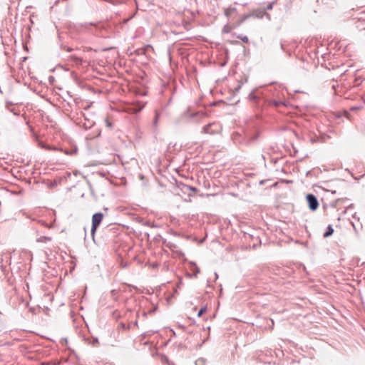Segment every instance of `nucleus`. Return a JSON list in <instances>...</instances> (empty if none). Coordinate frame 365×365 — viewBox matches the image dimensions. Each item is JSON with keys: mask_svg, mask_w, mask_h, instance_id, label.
<instances>
[{"mask_svg": "<svg viewBox=\"0 0 365 365\" xmlns=\"http://www.w3.org/2000/svg\"><path fill=\"white\" fill-rule=\"evenodd\" d=\"M257 138V135H254L252 136H246L242 137L240 134L238 133H236L233 134L232 139L235 143H239V144H249L253 141H255Z\"/></svg>", "mask_w": 365, "mask_h": 365, "instance_id": "f257e3e1", "label": "nucleus"}, {"mask_svg": "<svg viewBox=\"0 0 365 365\" xmlns=\"http://www.w3.org/2000/svg\"><path fill=\"white\" fill-rule=\"evenodd\" d=\"M103 214L102 212H96L92 217L91 235L94 240L95 232L102 222Z\"/></svg>", "mask_w": 365, "mask_h": 365, "instance_id": "f03ea898", "label": "nucleus"}, {"mask_svg": "<svg viewBox=\"0 0 365 365\" xmlns=\"http://www.w3.org/2000/svg\"><path fill=\"white\" fill-rule=\"evenodd\" d=\"M308 207L312 211H315L319 207V202L317 197L313 194H308L306 197Z\"/></svg>", "mask_w": 365, "mask_h": 365, "instance_id": "7ed1b4c3", "label": "nucleus"}, {"mask_svg": "<svg viewBox=\"0 0 365 365\" xmlns=\"http://www.w3.org/2000/svg\"><path fill=\"white\" fill-rule=\"evenodd\" d=\"M220 129V125L216 123H211L205 125L202 128V132L207 134H213L217 133Z\"/></svg>", "mask_w": 365, "mask_h": 365, "instance_id": "20e7f679", "label": "nucleus"}, {"mask_svg": "<svg viewBox=\"0 0 365 365\" xmlns=\"http://www.w3.org/2000/svg\"><path fill=\"white\" fill-rule=\"evenodd\" d=\"M78 120H79L78 123L85 129H89L95 124L94 120L87 118L86 115H81V118H78Z\"/></svg>", "mask_w": 365, "mask_h": 365, "instance_id": "39448f33", "label": "nucleus"}, {"mask_svg": "<svg viewBox=\"0 0 365 365\" xmlns=\"http://www.w3.org/2000/svg\"><path fill=\"white\" fill-rule=\"evenodd\" d=\"M225 16L230 20H233L237 16V9L235 7L225 9L224 11Z\"/></svg>", "mask_w": 365, "mask_h": 365, "instance_id": "423d86ee", "label": "nucleus"}, {"mask_svg": "<svg viewBox=\"0 0 365 365\" xmlns=\"http://www.w3.org/2000/svg\"><path fill=\"white\" fill-rule=\"evenodd\" d=\"M251 15L250 14H243L234 21L235 27L240 26L244 21H245Z\"/></svg>", "mask_w": 365, "mask_h": 365, "instance_id": "0eeeda50", "label": "nucleus"}, {"mask_svg": "<svg viewBox=\"0 0 365 365\" xmlns=\"http://www.w3.org/2000/svg\"><path fill=\"white\" fill-rule=\"evenodd\" d=\"M190 270L192 272V274H189V276L190 277H196L197 274H199L200 271V268L194 262L190 263Z\"/></svg>", "mask_w": 365, "mask_h": 365, "instance_id": "6e6552de", "label": "nucleus"}, {"mask_svg": "<svg viewBox=\"0 0 365 365\" xmlns=\"http://www.w3.org/2000/svg\"><path fill=\"white\" fill-rule=\"evenodd\" d=\"M269 105L275 108H279L280 106L287 107L288 103L282 101L272 100L270 101Z\"/></svg>", "mask_w": 365, "mask_h": 365, "instance_id": "1a4fd4ad", "label": "nucleus"}, {"mask_svg": "<svg viewBox=\"0 0 365 365\" xmlns=\"http://www.w3.org/2000/svg\"><path fill=\"white\" fill-rule=\"evenodd\" d=\"M237 27H235V24L232 22L230 25L226 24L224 26L222 29V32L225 34L230 33L232 30L235 29Z\"/></svg>", "mask_w": 365, "mask_h": 365, "instance_id": "9d476101", "label": "nucleus"}, {"mask_svg": "<svg viewBox=\"0 0 365 365\" xmlns=\"http://www.w3.org/2000/svg\"><path fill=\"white\" fill-rule=\"evenodd\" d=\"M334 233V229L331 225H329L327 227L326 232L324 233V237H329Z\"/></svg>", "mask_w": 365, "mask_h": 365, "instance_id": "9b49d317", "label": "nucleus"}, {"mask_svg": "<svg viewBox=\"0 0 365 365\" xmlns=\"http://www.w3.org/2000/svg\"><path fill=\"white\" fill-rule=\"evenodd\" d=\"M51 237H47V236H41L40 237H38L36 241L38 242H50L51 241Z\"/></svg>", "mask_w": 365, "mask_h": 365, "instance_id": "f8f14e48", "label": "nucleus"}, {"mask_svg": "<svg viewBox=\"0 0 365 365\" xmlns=\"http://www.w3.org/2000/svg\"><path fill=\"white\" fill-rule=\"evenodd\" d=\"M166 246H167L169 249H170V250H175V249H177V248H178V245H175V243H173V242H168L166 244Z\"/></svg>", "mask_w": 365, "mask_h": 365, "instance_id": "ddd939ff", "label": "nucleus"}, {"mask_svg": "<svg viewBox=\"0 0 365 365\" xmlns=\"http://www.w3.org/2000/svg\"><path fill=\"white\" fill-rule=\"evenodd\" d=\"M183 190H184V192H186L187 190H192V191L195 192V191H197V188H195L194 187H192V186L184 185H183Z\"/></svg>", "mask_w": 365, "mask_h": 365, "instance_id": "4468645a", "label": "nucleus"}, {"mask_svg": "<svg viewBox=\"0 0 365 365\" xmlns=\"http://www.w3.org/2000/svg\"><path fill=\"white\" fill-rule=\"evenodd\" d=\"M363 106H361V104L359 105V106H351L350 110H352V111H355V110H361L363 109Z\"/></svg>", "mask_w": 365, "mask_h": 365, "instance_id": "2eb2a0df", "label": "nucleus"}, {"mask_svg": "<svg viewBox=\"0 0 365 365\" xmlns=\"http://www.w3.org/2000/svg\"><path fill=\"white\" fill-rule=\"evenodd\" d=\"M207 310V307H202L197 313V317H200Z\"/></svg>", "mask_w": 365, "mask_h": 365, "instance_id": "dca6fc26", "label": "nucleus"}, {"mask_svg": "<svg viewBox=\"0 0 365 365\" xmlns=\"http://www.w3.org/2000/svg\"><path fill=\"white\" fill-rule=\"evenodd\" d=\"M275 4V1H272L271 3H269L267 6L264 9V11L266 10H272L273 9V6Z\"/></svg>", "mask_w": 365, "mask_h": 365, "instance_id": "f3484780", "label": "nucleus"}, {"mask_svg": "<svg viewBox=\"0 0 365 365\" xmlns=\"http://www.w3.org/2000/svg\"><path fill=\"white\" fill-rule=\"evenodd\" d=\"M195 365H205V361L203 359H198L195 361Z\"/></svg>", "mask_w": 365, "mask_h": 365, "instance_id": "a211bd4d", "label": "nucleus"}, {"mask_svg": "<svg viewBox=\"0 0 365 365\" xmlns=\"http://www.w3.org/2000/svg\"><path fill=\"white\" fill-rule=\"evenodd\" d=\"M238 38L241 39L244 43H248L249 39L247 36H238Z\"/></svg>", "mask_w": 365, "mask_h": 365, "instance_id": "6ab92c4d", "label": "nucleus"}, {"mask_svg": "<svg viewBox=\"0 0 365 365\" xmlns=\"http://www.w3.org/2000/svg\"><path fill=\"white\" fill-rule=\"evenodd\" d=\"M249 98L250 101H255L257 100V97L253 92H252L249 95Z\"/></svg>", "mask_w": 365, "mask_h": 365, "instance_id": "aec40b11", "label": "nucleus"}, {"mask_svg": "<svg viewBox=\"0 0 365 365\" xmlns=\"http://www.w3.org/2000/svg\"><path fill=\"white\" fill-rule=\"evenodd\" d=\"M105 122L108 128L112 127V123L108 118L105 119Z\"/></svg>", "mask_w": 365, "mask_h": 365, "instance_id": "412c9836", "label": "nucleus"}, {"mask_svg": "<svg viewBox=\"0 0 365 365\" xmlns=\"http://www.w3.org/2000/svg\"><path fill=\"white\" fill-rule=\"evenodd\" d=\"M117 294V291L115 289H113L110 291L111 296L114 298Z\"/></svg>", "mask_w": 365, "mask_h": 365, "instance_id": "4be33fe9", "label": "nucleus"}, {"mask_svg": "<svg viewBox=\"0 0 365 365\" xmlns=\"http://www.w3.org/2000/svg\"><path fill=\"white\" fill-rule=\"evenodd\" d=\"M72 58L74 59L75 62H76V63L81 61V59L77 56H73Z\"/></svg>", "mask_w": 365, "mask_h": 365, "instance_id": "5701e85b", "label": "nucleus"}, {"mask_svg": "<svg viewBox=\"0 0 365 365\" xmlns=\"http://www.w3.org/2000/svg\"><path fill=\"white\" fill-rule=\"evenodd\" d=\"M158 116L159 115H155L154 120H153V125L155 126L157 125V123H158Z\"/></svg>", "mask_w": 365, "mask_h": 365, "instance_id": "b1692460", "label": "nucleus"}, {"mask_svg": "<svg viewBox=\"0 0 365 365\" xmlns=\"http://www.w3.org/2000/svg\"><path fill=\"white\" fill-rule=\"evenodd\" d=\"M76 153H77V148H76L72 152H71V153L66 152V154H70V155H73V154H75Z\"/></svg>", "mask_w": 365, "mask_h": 365, "instance_id": "393cba45", "label": "nucleus"}, {"mask_svg": "<svg viewBox=\"0 0 365 365\" xmlns=\"http://www.w3.org/2000/svg\"><path fill=\"white\" fill-rule=\"evenodd\" d=\"M65 49L66 50V51L68 52H71L73 51V48H70V47H65Z\"/></svg>", "mask_w": 365, "mask_h": 365, "instance_id": "a878e982", "label": "nucleus"}, {"mask_svg": "<svg viewBox=\"0 0 365 365\" xmlns=\"http://www.w3.org/2000/svg\"><path fill=\"white\" fill-rule=\"evenodd\" d=\"M40 145H41V148H43L50 149V148L46 147L43 144L40 143Z\"/></svg>", "mask_w": 365, "mask_h": 365, "instance_id": "bb28decb", "label": "nucleus"}, {"mask_svg": "<svg viewBox=\"0 0 365 365\" xmlns=\"http://www.w3.org/2000/svg\"><path fill=\"white\" fill-rule=\"evenodd\" d=\"M264 14H265L269 19L270 18L269 14H267L264 11H263Z\"/></svg>", "mask_w": 365, "mask_h": 365, "instance_id": "cd10ccee", "label": "nucleus"}, {"mask_svg": "<svg viewBox=\"0 0 365 365\" xmlns=\"http://www.w3.org/2000/svg\"><path fill=\"white\" fill-rule=\"evenodd\" d=\"M94 342H95V343H98V339H96L94 340Z\"/></svg>", "mask_w": 365, "mask_h": 365, "instance_id": "c85d7f7f", "label": "nucleus"}, {"mask_svg": "<svg viewBox=\"0 0 365 365\" xmlns=\"http://www.w3.org/2000/svg\"><path fill=\"white\" fill-rule=\"evenodd\" d=\"M192 114L197 115V114H200V112H195V113H193Z\"/></svg>", "mask_w": 365, "mask_h": 365, "instance_id": "c756f323", "label": "nucleus"}, {"mask_svg": "<svg viewBox=\"0 0 365 365\" xmlns=\"http://www.w3.org/2000/svg\"><path fill=\"white\" fill-rule=\"evenodd\" d=\"M345 116H346V117H347V118H348L349 120H350V118H349V117H350V115H345Z\"/></svg>", "mask_w": 365, "mask_h": 365, "instance_id": "7c9ffc66", "label": "nucleus"}, {"mask_svg": "<svg viewBox=\"0 0 365 365\" xmlns=\"http://www.w3.org/2000/svg\"><path fill=\"white\" fill-rule=\"evenodd\" d=\"M344 114L347 115V114H349V113H348V112H347V111H345Z\"/></svg>", "mask_w": 365, "mask_h": 365, "instance_id": "2f4dec72", "label": "nucleus"}, {"mask_svg": "<svg viewBox=\"0 0 365 365\" xmlns=\"http://www.w3.org/2000/svg\"><path fill=\"white\" fill-rule=\"evenodd\" d=\"M337 118H340L341 115H336Z\"/></svg>", "mask_w": 365, "mask_h": 365, "instance_id": "473e14b6", "label": "nucleus"}, {"mask_svg": "<svg viewBox=\"0 0 365 365\" xmlns=\"http://www.w3.org/2000/svg\"><path fill=\"white\" fill-rule=\"evenodd\" d=\"M281 48H282V49H284V48H283V44H281Z\"/></svg>", "mask_w": 365, "mask_h": 365, "instance_id": "72a5a7b5", "label": "nucleus"}]
</instances>
